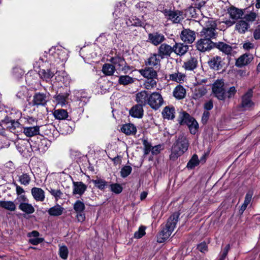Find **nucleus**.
<instances>
[{"mask_svg":"<svg viewBox=\"0 0 260 260\" xmlns=\"http://www.w3.org/2000/svg\"><path fill=\"white\" fill-rule=\"evenodd\" d=\"M256 15L255 13L251 12L249 14L246 15L244 18L246 21L252 22L255 20Z\"/></svg>","mask_w":260,"mask_h":260,"instance_id":"nucleus-61","label":"nucleus"},{"mask_svg":"<svg viewBox=\"0 0 260 260\" xmlns=\"http://www.w3.org/2000/svg\"><path fill=\"white\" fill-rule=\"evenodd\" d=\"M253 37L255 39H260V25L256 28L253 32Z\"/></svg>","mask_w":260,"mask_h":260,"instance_id":"nucleus-64","label":"nucleus"},{"mask_svg":"<svg viewBox=\"0 0 260 260\" xmlns=\"http://www.w3.org/2000/svg\"><path fill=\"white\" fill-rule=\"evenodd\" d=\"M193 118L187 113L183 112L179 115L178 122L181 125L186 124L187 125Z\"/></svg>","mask_w":260,"mask_h":260,"instance_id":"nucleus-31","label":"nucleus"},{"mask_svg":"<svg viewBox=\"0 0 260 260\" xmlns=\"http://www.w3.org/2000/svg\"><path fill=\"white\" fill-rule=\"evenodd\" d=\"M63 208L59 205H56L50 208L48 211V214L51 216H57L62 214Z\"/></svg>","mask_w":260,"mask_h":260,"instance_id":"nucleus-39","label":"nucleus"},{"mask_svg":"<svg viewBox=\"0 0 260 260\" xmlns=\"http://www.w3.org/2000/svg\"><path fill=\"white\" fill-rule=\"evenodd\" d=\"M254 105L253 102L251 99H242L241 104L239 106L238 109L240 111H245L249 109Z\"/></svg>","mask_w":260,"mask_h":260,"instance_id":"nucleus-35","label":"nucleus"},{"mask_svg":"<svg viewBox=\"0 0 260 260\" xmlns=\"http://www.w3.org/2000/svg\"><path fill=\"white\" fill-rule=\"evenodd\" d=\"M158 55L156 53H154L145 61V64L146 66L155 67L160 63V59L157 57Z\"/></svg>","mask_w":260,"mask_h":260,"instance_id":"nucleus-32","label":"nucleus"},{"mask_svg":"<svg viewBox=\"0 0 260 260\" xmlns=\"http://www.w3.org/2000/svg\"><path fill=\"white\" fill-rule=\"evenodd\" d=\"M121 131L127 135L135 134L137 132L136 127L132 123H127L122 125Z\"/></svg>","mask_w":260,"mask_h":260,"instance_id":"nucleus-33","label":"nucleus"},{"mask_svg":"<svg viewBox=\"0 0 260 260\" xmlns=\"http://www.w3.org/2000/svg\"><path fill=\"white\" fill-rule=\"evenodd\" d=\"M115 70V67L112 64L105 63L103 66L102 72L106 76L113 75Z\"/></svg>","mask_w":260,"mask_h":260,"instance_id":"nucleus-41","label":"nucleus"},{"mask_svg":"<svg viewBox=\"0 0 260 260\" xmlns=\"http://www.w3.org/2000/svg\"><path fill=\"white\" fill-rule=\"evenodd\" d=\"M212 92L216 98H224L225 89L222 80H217L212 85Z\"/></svg>","mask_w":260,"mask_h":260,"instance_id":"nucleus-15","label":"nucleus"},{"mask_svg":"<svg viewBox=\"0 0 260 260\" xmlns=\"http://www.w3.org/2000/svg\"><path fill=\"white\" fill-rule=\"evenodd\" d=\"M173 52L178 55H183L185 54L188 49V47L186 45H184L182 43H176L173 46Z\"/></svg>","mask_w":260,"mask_h":260,"instance_id":"nucleus-27","label":"nucleus"},{"mask_svg":"<svg viewBox=\"0 0 260 260\" xmlns=\"http://www.w3.org/2000/svg\"><path fill=\"white\" fill-rule=\"evenodd\" d=\"M0 207L10 211H14L16 209V205L15 203L10 201H0Z\"/></svg>","mask_w":260,"mask_h":260,"instance_id":"nucleus-43","label":"nucleus"},{"mask_svg":"<svg viewBox=\"0 0 260 260\" xmlns=\"http://www.w3.org/2000/svg\"><path fill=\"white\" fill-rule=\"evenodd\" d=\"M129 114L135 118H142L143 115V109L142 105H137L134 106L129 111Z\"/></svg>","mask_w":260,"mask_h":260,"instance_id":"nucleus-29","label":"nucleus"},{"mask_svg":"<svg viewBox=\"0 0 260 260\" xmlns=\"http://www.w3.org/2000/svg\"><path fill=\"white\" fill-rule=\"evenodd\" d=\"M145 228L144 226L139 228V230L135 233L134 237L137 239L142 238L145 234Z\"/></svg>","mask_w":260,"mask_h":260,"instance_id":"nucleus-56","label":"nucleus"},{"mask_svg":"<svg viewBox=\"0 0 260 260\" xmlns=\"http://www.w3.org/2000/svg\"><path fill=\"white\" fill-rule=\"evenodd\" d=\"M116 29L125 32L126 28L130 26L145 27V22L136 16L125 15L124 18L119 17L115 21Z\"/></svg>","mask_w":260,"mask_h":260,"instance_id":"nucleus-2","label":"nucleus"},{"mask_svg":"<svg viewBox=\"0 0 260 260\" xmlns=\"http://www.w3.org/2000/svg\"><path fill=\"white\" fill-rule=\"evenodd\" d=\"M50 145V142L46 139H43L40 141L38 145L39 149L42 152L48 149Z\"/></svg>","mask_w":260,"mask_h":260,"instance_id":"nucleus-51","label":"nucleus"},{"mask_svg":"<svg viewBox=\"0 0 260 260\" xmlns=\"http://www.w3.org/2000/svg\"><path fill=\"white\" fill-rule=\"evenodd\" d=\"M164 99H147V103L154 109H158L164 103ZM145 102H146L145 100Z\"/></svg>","mask_w":260,"mask_h":260,"instance_id":"nucleus-34","label":"nucleus"},{"mask_svg":"<svg viewBox=\"0 0 260 260\" xmlns=\"http://www.w3.org/2000/svg\"><path fill=\"white\" fill-rule=\"evenodd\" d=\"M164 119L173 120L175 118V109L174 107H166L162 111Z\"/></svg>","mask_w":260,"mask_h":260,"instance_id":"nucleus-30","label":"nucleus"},{"mask_svg":"<svg viewBox=\"0 0 260 260\" xmlns=\"http://www.w3.org/2000/svg\"><path fill=\"white\" fill-rule=\"evenodd\" d=\"M53 115L55 119L58 120H64L68 118V113L66 110L57 109L55 110L53 113Z\"/></svg>","mask_w":260,"mask_h":260,"instance_id":"nucleus-37","label":"nucleus"},{"mask_svg":"<svg viewBox=\"0 0 260 260\" xmlns=\"http://www.w3.org/2000/svg\"><path fill=\"white\" fill-rule=\"evenodd\" d=\"M187 126L191 134L194 135L197 133L199 129V124L194 118L190 121V123Z\"/></svg>","mask_w":260,"mask_h":260,"instance_id":"nucleus-49","label":"nucleus"},{"mask_svg":"<svg viewBox=\"0 0 260 260\" xmlns=\"http://www.w3.org/2000/svg\"><path fill=\"white\" fill-rule=\"evenodd\" d=\"M139 73L146 78L144 83L146 89H150L156 85L157 79V72L152 67H145L144 69L139 70Z\"/></svg>","mask_w":260,"mask_h":260,"instance_id":"nucleus-6","label":"nucleus"},{"mask_svg":"<svg viewBox=\"0 0 260 260\" xmlns=\"http://www.w3.org/2000/svg\"><path fill=\"white\" fill-rule=\"evenodd\" d=\"M198 61L196 57H191L184 61L182 67L186 71H193L197 68Z\"/></svg>","mask_w":260,"mask_h":260,"instance_id":"nucleus-24","label":"nucleus"},{"mask_svg":"<svg viewBox=\"0 0 260 260\" xmlns=\"http://www.w3.org/2000/svg\"><path fill=\"white\" fill-rule=\"evenodd\" d=\"M56 70L55 68H50V69H40L39 71V75L40 78L43 81L49 82L51 78L55 75Z\"/></svg>","mask_w":260,"mask_h":260,"instance_id":"nucleus-18","label":"nucleus"},{"mask_svg":"<svg viewBox=\"0 0 260 260\" xmlns=\"http://www.w3.org/2000/svg\"><path fill=\"white\" fill-rule=\"evenodd\" d=\"M165 78L168 81H172L179 84L184 83L186 80L185 74L180 72L178 69H175L167 73L165 75Z\"/></svg>","mask_w":260,"mask_h":260,"instance_id":"nucleus-10","label":"nucleus"},{"mask_svg":"<svg viewBox=\"0 0 260 260\" xmlns=\"http://www.w3.org/2000/svg\"><path fill=\"white\" fill-rule=\"evenodd\" d=\"M109 61L115 67V70L122 71L124 74L128 73L132 70V67L128 66L123 57L116 56L112 57Z\"/></svg>","mask_w":260,"mask_h":260,"instance_id":"nucleus-7","label":"nucleus"},{"mask_svg":"<svg viewBox=\"0 0 260 260\" xmlns=\"http://www.w3.org/2000/svg\"><path fill=\"white\" fill-rule=\"evenodd\" d=\"M166 40L165 36L158 31L149 33L148 35L147 41L154 46L161 45Z\"/></svg>","mask_w":260,"mask_h":260,"instance_id":"nucleus-14","label":"nucleus"},{"mask_svg":"<svg viewBox=\"0 0 260 260\" xmlns=\"http://www.w3.org/2000/svg\"><path fill=\"white\" fill-rule=\"evenodd\" d=\"M92 182L96 187L101 190H104L107 186V182L105 180L99 178L92 180Z\"/></svg>","mask_w":260,"mask_h":260,"instance_id":"nucleus-46","label":"nucleus"},{"mask_svg":"<svg viewBox=\"0 0 260 260\" xmlns=\"http://www.w3.org/2000/svg\"><path fill=\"white\" fill-rule=\"evenodd\" d=\"M109 187L111 191L116 194L121 193L123 190L122 186L118 183H112Z\"/></svg>","mask_w":260,"mask_h":260,"instance_id":"nucleus-52","label":"nucleus"},{"mask_svg":"<svg viewBox=\"0 0 260 260\" xmlns=\"http://www.w3.org/2000/svg\"><path fill=\"white\" fill-rule=\"evenodd\" d=\"M248 24L244 21H239L236 25L235 29L239 32L243 34L248 29Z\"/></svg>","mask_w":260,"mask_h":260,"instance_id":"nucleus-44","label":"nucleus"},{"mask_svg":"<svg viewBox=\"0 0 260 260\" xmlns=\"http://www.w3.org/2000/svg\"><path fill=\"white\" fill-rule=\"evenodd\" d=\"M17 200L19 203L18 208L21 211L27 214H32L35 212V208L31 204L28 203V200L25 196H20Z\"/></svg>","mask_w":260,"mask_h":260,"instance_id":"nucleus-9","label":"nucleus"},{"mask_svg":"<svg viewBox=\"0 0 260 260\" xmlns=\"http://www.w3.org/2000/svg\"><path fill=\"white\" fill-rule=\"evenodd\" d=\"M216 27L217 25L214 21H208L206 27L201 32L202 36L210 40L215 38L217 35L216 31Z\"/></svg>","mask_w":260,"mask_h":260,"instance_id":"nucleus-8","label":"nucleus"},{"mask_svg":"<svg viewBox=\"0 0 260 260\" xmlns=\"http://www.w3.org/2000/svg\"><path fill=\"white\" fill-rule=\"evenodd\" d=\"M45 99H33L32 103L33 105L36 106H44L46 103Z\"/></svg>","mask_w":260,"mask_h":260,"instance_id":"nucleus-59","label":"nucleus"},{"mask_svg":"<svg viewBox=\"0 0 260 260\" xmlns=\"http://www.w3.org/2000/svg\"><path fill=\"white\" fill-rule=\"evenodd\" d=\"M161 150L162 146L161 145L154 146V147H152L151 153L154 155H157L160 152Z\"/></svg>","mask_w":260,"mask_h":260,"instance_id":"nucleus-60","label":"nucleus"},{"mask_svg":"<svg viewBox=\"0 0 260 260\" xmlns=\"http://www.w3.org/2000/svg\"><path fill=\"white\" fill-rule=\"evenodd\" d=\"M252 196L253 192L251 190L248 191L245 196L243 204L247 206L248 204L251 202Z\"/></svg>","mask_w":260,"mask_h":260,"instance_id":"nucleus-57","label":"nucleus"},{"mask_svg":"<svg viewBox=\"0 0 260 260\" xmlns=\"http://www.w3.org/2000/svg\"><path fill=\"white\" fill-rule=\"evenodd\" d=\"M215 43L213 42L211 40L203 37L198 41L197 48L200 51L204 52L215 48Z\"/></svg>","mask_w":260,"mask_h":260,"instance_id":"nucleus-12","label":"nucleus"},{"mask_svg":"<svg viewBox=\"0 0 260 260\" xmlns=\"http://www.w3.org/2000/svg\"><path fill=\"white\" fill-rule=\"evenodd\" d=\"M59 254L62 259H66L68 256V249L66 246L60 247L59 249Z\"/></svg>","mask_w":260,"mask_h":260,"instance_id":"nucleus-54","label":"nucleus"},{"mask_svg":"<svg viewBox=\"0 0 260 260\" xmlns=\"http://www.w3.org/2000/svg\"><path fill=\"white\" fill-rule=\"evenodd\" d=\"M199 164L198 156L196 154H193L191 158L189 160L187 164V167L188 169H193L197 166Z\"/></svg>","mask_w":260,"mask_h":260,"instance_id":"nucleus-50","label":"nucleus"},{"mask_svg":"<svg viewBox=\"0 0 260 260\" xmlns=\"http://www.w3.org/2000/svg\"><path fill=\"white\" fill-rule=\"evenodd\" d=\"M228 14L232 19L236 21L237 20L241 18L243 15V11L242 9L234 6H231L228 9Z\"/></svg>","mask_w":260,"mask_h":260,"instance_id":"nucleus-22","label":"nucleus"},{"mask_svg":"<svg viewBox=\"0 0 260 260\" xmlns=\"http://www.w3.org/2000/svg\"><path fill=\"white\" fill-rule=\"evenodd\" d=\"M237 90L234 86L231 87L229 89L226 91V94H224V98H232L234 96Z\"/></svg>","mask_w":260,"mask_h":260,"instance_id":"nucleus-58","label":"nucleus"},{"mask_svg":"<svg viewBox=\"0 0 260 260\" xmlns=\"http://www.w3.org/2000/svg\"><path fill=\"white\" fill-rule=\"evenodd\" d=\"M181 40L186 44H191L196 39V32L189 29H183L180 34Z\"/></svg>","mask_w":260,"mask_h":260,"instance_id":"nucleus-17","label":"nucleus"},{"mask_svg":"<svg viewBox=\"0 0 260 260\" xmlns=\"http://www.w3.org/2000/svg\"><path fill=\"white\" fill-rule=\"evenodd\" d=\"M137 12L147 14L152 10V4L149 2H140L135 5Z\"/></svg>","mask_w":260,"mask_h":260,"instance_id":"nucleus-21","label":"nucleus"},{"mask_svg":"<svg viewBox=\"0 0 260 260\" xmlns=\"http://www.w3.org/2000/svg\"><path fill=\"white\" fill-rule=\"evenodd\" d=\"M189 146V142L186 136L180 135L173 144L170 155V159L175 161L183 155L187 150Z\"/></svg>","mask_w":260,"mask_h":260,"instance_id":"nucleus-3","label":"nucleus"},{"mask_svg":"<svg viewBox=\"0 0 260 260\" xmlns=\"http://www.w3.org/2000/svg\"><path fill=\"white\" fill-rule=\"evenodd\" d=\"M253 59V56L252 54L245 53L236 60L235 65L238 68H242L250 63Z\"/></svg>","mask_w":260,"mask_h":260,"instance_id":"nucleus-20","label":"nucleus"},{"mask_svg":"<svg viewBox=\"0 0 260 260\" xmlns=\"http://www.w3.org/2000/svg\"><path fill=\"white\" fill-rule=\"evenodd\" d=\"M143 145L144 147V155H147L150 153V151H151V145L147 140H143Z\"/></svg>","mask_w":260,"mask_h":260,"instance_id":"nucleus-55","label":"nucleus"},{"mask_svg":"<svg viewBox=\"0 0 260 260\" xmlns=\"http://www.w3.org/2000/svg\"><path fill=\"white\" fill-rule=\"evenodd\" d=\"M31 177L27 173H23L18 176V181L21 184L26 186L28 185L30 182Z\"/></svg>","mask_w":260,"mask_h":260,"instance_id":"nucleus-48","label":"nucleus"},{"mask_svg":"<svg viewBox=\"0 0 260 260\" xmlns=\"http://www.w3.org/2000/svg\"><path fill=\"white\" fill-rule=\"evenodd\" d=\"M23 133L27 137H31L39 134L40 126L38 125L26 126L23 128Z\"/></svg>","mask_w":260,"mask_h":260,"instance_id":"nucleus-28","label":"nucleus"},{"mask_svg":"<svg viewBox=\"0 0 260 260\" xmlns=\"http://www.w3.org/2000/svg\"><path fill=\"white\" fill-rule=\"evenodd\" d=\"M67 58L68 54L64 48L61 46H56L52 47L48 52L45 51L36 63H39V67L44 62H49L50 66H55L60 62L66 61Z\"/></svg>","mask_w":260,"mask_h":260,"instance_id":"nucleus-1","label":"nucleus"},{"mask_svg":"<svg viewBox=\"0 0 260 260\" xmlns=\"http://www.w3.org/2000/svg\"><path fill=\"white\" fill-rule=\"evenodd\" d=\"M172 52H173V47L163 43L158 48L157 55L161 59H164L170 57Z\"/></svg>","mask_w":260,"mask_h":260,"instance_id":"nucleus-16","label":"nucleus"},{"mask_svg":"<svg viewBox=\"0 0 260 260\" xmlns=\"http://www.w3.org/2000/svg\"><path fill=\"white\" fill-rule=\"evenodd\" d=\"M132 168L129 166H124L120 171L121 176L123 178L127 177L132 172Z\"/></svg>","mask_w":260,"mask_h":260,"instance_id":"nucleus-53","label":"nucleus"},{"mask_svg":"<svg viewBox=\"0 0 260 260\" xmlns=\"http://www.w3.org/2000/svg\"><path fill=\"white\" fill-rule=\"evenodd\" d=\"M31 194L36 201L43 202L45 200L44 191L41 188L33 187L31 189Z\"/></svg>","mask_w":260,"mask_h":260,"instance_id":"nucleus-25","label":"nucleus"},{"mask_svg":"<svg viewBox=\"0 0 260 260\" xmlns=\"http://www.w3.org/2000/svg\"><path fill=\"white\" fill-rule=\"evenodd\" d=\"M186 93L185 88L180 84L178 85L173 90V95L175 98H185Z\"/></svg>","mask_w":260,"mask_h":260,"instance_id":"nucleus-38","label":"nucleus"},{"mask_svg":"<svg viewBox=\"0 0 260 260\" xmlns=\"http://www.w3.org/2000/svg\"><path fill=\"white\" fill-rule=\"evenodd\" d=\"M193 93L195 98H202L207 93V89L203 85L196 86L193 90Z\"/></svg>","mask_w":260,"mask_h":260,"instance_id":"nucleus-42","label":"nucleus"},{"mask_svg":"<svg viewBox=\"0 0 260 260\" xmlns=\"http://www.w3.org/2000/svg\"><path fill=\"white\" fill-rule=\"evenodd\" d=\"M136 98H162L159 92H150L146 90H143L137 94Z\"/></svg>","mask_w":260,"mask_h":260,"instance_id":"nucleus-36","label":"nucleus"},{"mask_svg":"<svg viewBox=\"0 0 260 260\" xmlns=\"http://www.w3.org/2000/svg\"><path fill=\"white\" fill-rule=\"evenodd\" d=\"M207 245L205 242H202L198 246V249L203 253L207 251Z\"/></svg>","mask_w":260,"mask_h":260,"instance_id":"nucleus-63","label":"nucleus"},{"mask_svg":"<svg viewBox=\"0 0 260 260\" xmlns=\"http://www.w3.org/2000/svg\"><path fill=\"white\" fill-rule=\"evenodd\" d=\"M208 63L211 69L215 71L221 70L224 64L221 57L218 55L211 57L208 61Z\"/></svg>","mask_w":260,"mask_h":260,"instance_id":"nucleus-19","label":"nucleus"},{"mask_svg":"<svg viewBox=\"0 0 260 260\" xmlns=\"http://www.w3.org/2000/svg\"><path fill=\"white\" fill-rule=\"evenodd\" d=\"M165 18L174 23H179L183 19L182 12L179 10L165 9L162 11Z\"/></svg>","mask_w":260,"mask_h":260,"instance_id":"nucleus-11","label":"nucleus"},{"mask_svg":"<svg viewBox=\"0 0 260 260\" xmlns=\"http://www.w3.org/2000/svg\"><path fill=\"white\" fill-rule=\"evenodd\" d=\"M215 48H217L226 55H231L232 52V47L223 42L215 43Z\"/></svg>","mask_w":260,"mask_h":260,"instance_id":"nucleus-26","label":"nucleus"},{"mask_svg":"<svg viewBox=\"0 0 260 260\" xmlns=\"http://www.w3.org/2000/svg\"><path fill=\"white\" fill-rule=\"evenodd\" d=\"M87 186L82 182H75L73 183V194L81 196L86 190Z\"/></svg>","mask_w":260,"mask_h":260,"instance_id":"nucleus-23","label":"nucleus"},{"mask_svg":"<svg viewBox=\"0 0 260 260\" xmlns=\"http://www.w3.org/2000/svg\"><path fill=\"white\" fill-rule=\"evenodd\" d=\"M178 217L179 215L176 213L170 216L166 225V228L163 229L157 236V241L158 243L165 242L170 236L176 226Z\"/></svg>","mask_w":260,"mask_h":260,"instance_id":"nucleus-5","label":"nucleus"},{"mask_svg":"<svg viewBox=\"0 0 260 260\" xmlns=\"http://www.w3.org/2000/svg\"><path fill=\"white\" fill-rule=\"evenodd\" d=\"M73 208L77 215L76 217L79 222H83L85 219V215L84 210L85 206L83 202L80 200H77L74 204Z\"/></svg>","mask_w":260,"mask_h":260,"instance_id":"nucleus-13","label":"nucleus"},{"mask_svg":"<svg viewBox=\"0 0 260 260\" xmlns=\"http://www.w3.org/2000/svg\"><path fill=\"white\" fill-rule=\"evenodd\" d=\"M49 192L54 198L55 200L57 201L58 200L61 199L63 193L60 189H54L52 187H49L47 188Z\"/></svg>","mask_w":260,"mask_h":260,"instance_id":"nucleus-47","label":"nucleus"},{"mask_svg":"<svg viewBox=\"0 0 260 260\" xmlns=\"http://www.w3.org/2000/svg\"><path fill=\"white\" fill-rule=\"evenodd\" d=\"M118 82L119 84L126 86L134 83V78L128 75H121L119 76Z\"/></svg>","mask_w":260,"mask_h":260,"instance_id":"nucleus-40","label":"nucleus"},{"mask_svg":"<svg viewBox=\"0 0 260 260\" xmlns=\"http://www.w3.org/2000/svg\"><path fill=\"white\" fill-rule=\"evenodd\" d=\"M55 81L52 86L54 85L56 86H60L64 85L66 87L63 88V92L60 91L58 93V95L56 98H68L70 95V90L68 89L67 86L70 83L71 79L69 75L65 71H57L56 70L55 74Z\"/></svg>","mask_w":260,"mask_h":260,"instance_id":"nucleus-4","label":"nucleus"},{"mask_svg":"<svg viewBox=\"0 0 260 260\" xmlns=\"http://www.w3.org/2000/svg\"><path fill=\"white\" fill-rule=\"evenodd\" d=\"M24 123L25 124H37V120L33 118L32 117H27L24 118Z\"/></svg>","mask_w":260,"mask_h":260,"instance_id":"nucleus-62","label":"nucleus"},{"mask_svg":"<svg viewBox=\"0 0 260 260\" xmlns=\"http://www.w3.org/2000/svg\"><path fill=\"white\" fill-rule=\"evenodd\" d=\"M33 92L32 90H28V89L25 87L22 86L20 88V90L17 93V98H22V96H24L25 98H30L32 96V94H30V92Z\"/></svg>","mask_w":260,"mask_h":260,"instance_id":"nucleus-45","label":"nucleus"}]
</instances>
